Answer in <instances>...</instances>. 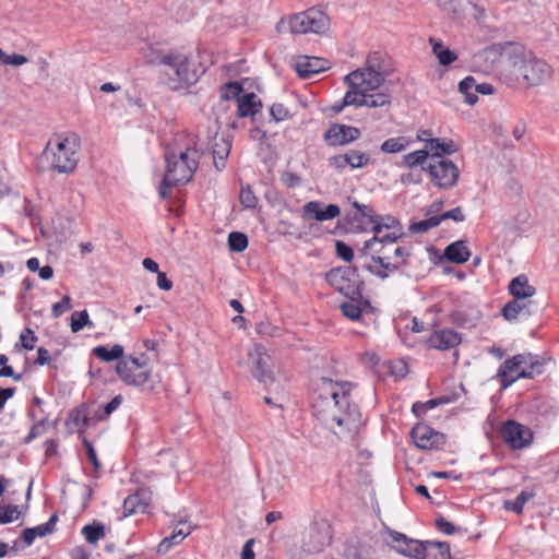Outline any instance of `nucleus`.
<instances>
[{
    "label": "nucleus",
    "instance_id": "obj_56",
    "mask_svg": "<svg viewBox=\"0 0 559 559\" xmlns=\"http://www.w3.org/2000/svg\"><path fill=\"white\" fill-rule=\"evenodd\" d=\"M84 445H85V449H86L88 461L93 464V467H94L95 472H98L100 469L102 465H100V462L97 459L96 451H95L94 447L87 440H84Z\"/></svg>",
    "mask_w": 559,
    "mask_h": 559
},
{
    "label": "nucleus",
    "instance_id": "obj_15",
    "mask_svg": "<svg viewBox=\"0 0 559 559\" xmlns=\"http://www.w3.org/2000/svg\"><path fill=\"white\" fill-rule=\"evenodd\" d=\"M428 171L436 186L439 188L453 187L459 178V168L448 159H435L428 165Z\"/></svg>",
    "mask_w": 559,
    "mask_h": 559
},
{
    "label": "nucleus",
    "instance_id": "obj_22",
    "mask_svg": "<svg viewBox=\"0 0 559 559\" xmlns=\"http://www.w3.org/2000/svg\"><path fill=\"white\" fill-rule=\"evenodd\" d=\"M391 103V96L388 93L369 92L362 96L357 97V103H343L341 106H334L335 111H341L344 106H366L369 108H378L386 106Z\"/></svg>",
    "mask_w": 559,
    "mask_h": 559
},
{
    "label": "nucleus",
    "instance_id": "obj_35",
    "mask_svg": "<svg viewBox=\"0 0 559 559\" xmlns=\"http://www.w3.org/2000/svg\"><path fill=\"white\" fill-rule=\"evenodd\" d=\"M429 43L431 44L433 53L442 66H448L456 60V55L445 48L441 41L430 38Z\"/></svg>",
    "mask_w": 559,
    "mask_h": 559
},
{
    "label": "nucleus",
    "instance_id": "obj_46",
    "mask_svg": "<svg viewBox=\"0 0 559 559\" xmlns=\"http://www.w3.org/2000/svg\"><path fill=\"white\" fill-rule=\"evenodd\" d=\"M242 87L236 82L227 83L222 90V98L226 100L235 99V103H237V98L242 96Z\"/></svg>",
    "mask_w": 559,
    "mask_h": 559
},
{
    "label": "nucleus",
    "instance_id": "obj_57",
    "mask_svg": "<svg viewBox=\"0 0 559 559\" xmlns=\"http://www.w3.org/2000/svg\"><path fill=\"white\" fill-rule=\"evenodd\" d=\"M20 340H21L22 346L25 349L31 350L34 348L36 336L31 329H25V331L21 334Z\"/></svg>",
    "mask_w": 559,
    "mask_h": 559
},
{
    "label": "nucleus",
    "instance_id": "obj_8",
    "mask_svg": "<svg viewBox=\"0 0 559 559\" xmlns=\"http://www.w3.org/2000/svg\"><path fill=\"white\" fill-rule=\"evenodd\" d=\"M330 19L325 12L317 8L292 14L281 19L276 24L278 33L293 35L323 34L329 29Z\"/></svg>",
    "mask_w": 559,
    "mask_h": 559
},
{
    "label": "nucleus",
    "instance_id": "obj_64",
    "mask_svg": "<svg viewBox=\"0 0 559 559\" xmlns=\"http://www.w3.org/2000/svg\"><path fill=\"white\" fill-rule=\"evenodd\" d=\"M50 359H51V357L47 349H45L43 347L38 348L37 358L35 360V364L40 365V366L47 365V364H49Z\"/></svg>",
    "mask_w": 559,
    "mask_h": 559
},
{
    "label": "nucleus",
    "instance_id": "obj_49",
    "mask_svg": "<svg viewBox=\"0 0 559 559\" xmlns=\"http://www.w3.org/2000/svg\"><path fill=\"white\" fill-rule=\"evenodd\" d=\"M58 518L56 514H53L49 521L47 523H44L41 525H38V526H35V527H32V530H35L34 531V534H35V538L36 537H44L48 534H51L55 530V524L57 522Z\"/></svg>",
    "mask_w": 559,
    "mask_h": 559
},
{
    "label": "nucleus",
    "instance_id": "obj_7",
    "mask_svg": "<svg viewBox=\"0 0 559 559\" xmlns=\"http://www.w3.org/2000/svg\"><path fill=\"white\" fill-rule=\"evenodd\" d=\"M80 146L81 141L75 133L52 136L45 148L51 168L60 174L72 173L79 163Z\"/></svg>",
    "mask_w": 559,
    "mask_h": 559
},
{
    "label": "nucleus",
    "instance_id": "obj_44",
    "mask_svg": "<svg viewBox=\"0 0 559 559\" xmlns=\"http://www.w3.org/2000/svg\"><path fill=\"white\" fill-rule=\"evenodd\" d=\"M122 403V396H115L109 403L105 406L99 407V409L95 413V416L98 420L106 419L111 413H114Z\"/></svg>",
    "mask_w": 559,
    "mask_h": 559
},
{
    "label": "nucleus",
    "instance_id": "obj_3",
    "mask_svg": "<svg viewBox=\"0 0 559 559\" xmlns=\"http://www.w3.org/2000/svg\"><path fill=\"white\" fill-rule=\"evenodd\" d=\"M403 233L393 231L382 235L378 228L371 239L364 241L358 249V259L364 260L362 267L380 278H386L407 262L409 249L397 245Z\"/></svg>",
    "mask_w": 559,
    "mask_h": 559
},
{
    "label": "nucleus",
    "instance_id": "obj_28",
    "mask_svg": "<svg viewBox=\"0 0 559 559\" xmlns=\"http://www.w3.org/2000/svg\"><path fill=\"white\" fill-rule=\"evenodd\" d=\"M509 292L516 299H530L536 293L535 287L530 285L526 276L521 275L513 278L509 284Z\"/></svg>",
    "mask_w": 559,
    "mask_h": 559
},
{
    "label": "nucleus",
    "instance_id": "obj_48",
    "mask_svg": "<svg viewBox=\"0 0 559 559\" xmlns=\"http://www.w3.org/2000/svg\"><path fill=\"white\" fill-rule=\"evenodd\" d=\"M239 198H240L241 204L245 207H247V209H254L257 206L258 199H257V197L254 195L252 189L249 186L241 188L240 197Z\"/></svg>",
    "mask_w": 559,
    "mask_h": 559
},
{
    "label": "nucleus",
    "instance_id": "obj_33",
    "mask_svg": "<svg viewBox=\"0 0 559 559\" xmlns=\"http://www.w3.org/2000/svg\"><path fill=\"white\" fill-rule=\"evenodd\" d=\"M534 497L535 491L533 489L522 490L515 500H506L503 502V508L508 511H513L516 514H521L525 503L532 500Z\"/></svg>",
    "mask_w": 559,
    "mask_h": 559
},
{
    "label": "nucleus",
    "instance_id": "obj_4",
    "mask_svg": "<svg viewBox=\"0 0 559 559\" xmlns=\"http://www.w3.org/2000/svg\"><path fill=\"white\" fill-rule=\"evenodd\" d=\"M502 63V74L510 85L538 86L552 75V69L545 60L518 44H508L504 47Z\"/></svg>",
    "mask_w": 559,
    "mask_h": 559
},
{
    "label": "nucleus",
    "instance_id": "obj_55",
    "mask_svg": "<svg viewBox=\"0 0 559 559\" xmlns=\"http://www.w3.org/2000/svg\"><path fill=\"white\" fill-rule=\"evenodd\" d=\"M438 218H440V223L444 219H453L455 222H463L465 219V216H464L461 207H455V209L444 212L441 215H438Z\"/></svg>",
    "mask_w": 559,
    "mask_h": 559
},
{
    "label": "nucleus",
    "instance_id": "obj_25",
    "mask_svg": "<svg viewBox=\"0 0 559 559\" xmlns=\"http://www.w3.org/2000/svg\"><path fill=\"white\" fill-rule=\"evenodd\" d=\"M193 526L189 524L187 521H180L175 527L174 532L170 536L165 537L158 545L157 551L158 554H166L173 546L181 543L187 536H189Z\"/></svg>",
    "mask_w": 559,
    "mask_h": 559
},
{
    "label": "nucleus",
    "instance_id": "obj_63",
    "mask_svg": "<svg viewBox=\"0 0 559 559\" xmlns=\"http://www.w3.org/2000/svg\"><path fill=\"white\" fill-rule=\"evenodd\" d=\"M157 286L163 290H169L173 287V282L167 278L165 273L159 272L157 274Z\"/></svg>",
    "mask_w": 559,
    "mask_h": 559
},
{
    "label": "nucleus",
    "instance_id": "obj_39",
    "mask_svg": "<svg viewBox=\"0 0 559 559\" xmlns=\"http://www.w3.org/2000/svg\"><path fill=\"white\" fill-rule=\"evenodd\" d=\"M85 326H94L93 322L90 320L88 312L86 310L74 311L71 314V331L78 333Z\"/></svg>",
    "mask_w": 559,
    "mask_h": 559
},
{
    "label": "nucleus",
    "instance_id": "obj_14",
    "mask_svg": "<svg viewBox=\"0 0 559 559\" xmlns=\"http://www.w3.org/2000/svg\"><path fill=\"white\" fill-rule=\"evenodd\" d=\"M248 358L252 365L251 372L258 381L264 384L274 381L271 370V356L264 346L260 344L253 345L248 352Z\"/></svg>",
    "mask_w": 559,
    "mask_h": 559
},
{
    "label": "nucleus",
    "instance_id": "obj_24",
    "mask_svg": "<svg viewBox=\"0 0 559 559\" xmlns=\"http://www.w3.org/2000/svg\"><path fill=\"white\" fill-rule=\"evenodd\" d=\"M418 140L426 143V147L431 154V160L442 159L441 156L443 154L450 155L457 151L456 144L452 140L447 139H426L421 135H418Z\"/></svg>",
    "mask_w": 559,
    "mask_h": 559
},
{
    "label": "nucleus",
    "instance_id": "obj_6",
    "mask_svg": "<svg viewBox=\"0 0 559 559\" xmlns=\"http://www.w3.org/2000/svg\"><path fill=\"white\" fill-rule=\"evenodd\" d=\"M383 539L396 550L399 554L413 559H449L450 547L447 543L441 542H426L421 543L416 539H411L406 535L388 530L383 534Z\"/></svg>",
    "mask_w": 559,
    "mask_h": 559
},
{
    "label": "nucleus",
    "instance_id": "obj_47",
    "mask_svg": "<svg viewBox=\"0 0 559 559\" xmlns=\"http://www.w3.org/2000/svg\"><path fill=\"white\" fill-rule=\"evenodd\" d=\"M17 506H1L0 504V524H7L13 522L19 518Z\"/></svg>",
    "mask_w": 559,
    "mask_h": 559
},
{
    "label": "nucleus",
    "instance_id": "obj_45",
    "mask_svg": "<svg viewBox=\"0 0 559 559\" xmlns=\"http://www.w3.org/2000/svg\"><path fill=\"white\" fill-rule=\"evenodd\" d=\"M341 311L346 318L350 320H358L361 316V309L356 302V299H350V301L343 302L341 305Z\"/></svg>",
    "mask_w": 559,
    "mask_h": 559
},
{
    "label": "nucleus",
    "instance_id": "obj_1",
    "mask_svg": "<svg viewBox=\"0 0 559 559\" xmlns=\"http://www.w3.org/2000/svg\"><path fill=\"white\" fill-rule=\"evenodd\" d=\"M352 389L350 382L321 378L312 403L314 415L341 439H353L364 424L358 406L350 400Z\"/></svg>",
    "mask_w": 559,
    "mask_h": 559
},
{
    "label": "nucleus",
    "instance_id": "obj_20",
    "mask_svg": "<svg viewBox=\"0 0 559 559\" xmlns=\"http://www.w3.org/2000/svg\"><path fill=\"white\" fill-rule=\"evenodd\" d=\"M341 214V210L336 204H329L323 207V204L318 201H310L302 207V216L307 219L314 221H330L337 217Z\"/></svg>",
    "mask_w": 559,
    "mask_h": 559
},
{
    "label": "nucleus",
    "instance_id": "obj_62",
    "mask_svg": "<svg viewBox=\"0 0 559 559\" xmlns=\"http://www.w3.org/2000/svg\"><path fill=\"white\" fill-rule=\"evenodd\" d=\"M330 163L332 166H334L335 168H338V169H342L344 168L345 166L348 165V162H347V155L346 153L345 154H342V155H335L333 156L331 159H330Z\"/></svg>",
    "mask_w": 559,
    "mask_h": 559
},
{
    "label": "nucleus",
    "instance_id": "obj_30",
    "mask_svg": "<svg viewBox=\"0 0 559 559\" xmlns=\"http://www.w3.org/2000/svg\"><path fill=\"white\" fill-rule=\"evenodd\" d=\"M471 252L464 241H455L449 245L444 250V257L453 263H464L469 259Z\"/></svg>",
    "mask_w": 559,
    "mask_h": 559
},
{
    "label": "nucleus",
    "instance_id": "obj_41",
    "mask_svg": "<svg viewBox=\"0 0 559 559\" xmlns=\"http://www.w3.org/2000/svg\"><path fill=\"white\" fill-rule=\"evenodd\" d=\"M346 155H347L348 166H350L352 168H362V167L367 166L370 160V157L368 154L360 152V151H356V150L348 151L346 153Z\"/></svg>",
    "mask_w": 559,
    "mask_h": 559
},
{
    "label": "nucleus",
    "instance_id": "obj_37",
    "mask_svg": "<svg viewBox=\"0 0 559 559\" xmlns=\"http://www.w3.org/2000/svg\"><path fill=\"white\" fill-rule=\"evenodd\" d=\"M81 533L87 543L96 544L105 536V525L94 522L93 524L83 526Z\"/></svg>",
    "mask_w": 559,
    "mask_h": 559
},
{
    "label": "nucleus",
    "instance_id": "obj_54",
    "mask_svg": "<svg viewBox=\"0 0 559 559\" xmlns=\"http://www.w3.org/2000/svg\"><path fill=\"white\" fill-rule=\"evenodd\" d=\"M281 180L287 188H296L301 185V178L292 171H284Z\"/></svg>",
    "mask_w": 559,
    "mask_h": 559
},
{
    "label": "nucleus",
    "instance_id": "obj_27",
    "mask_svg": "<svg viewBox=\"0 0 559 559\" xmlns=\"http://www.w3.org/2000/svg\"><path fill=\"white\" fill-rule=\"evenodd\" d=\"M236 107L239 117L253 116L261 108V102L257 98L255 94L245 93L237 98Z\"/></svg>",
    "mask_w": 559,
    "mask_h": 559
},
{
    "label": "nucleus",
    "instance_id": "obj_43",
    "mask_svg": "<svg viewBox=\"0 0 559 559\" xmlns=\"http://www.w3.org/2000/svg\"><path fill=\"white\" fill-rule=\"evenodd\" d=\"M228 245L231 251L241 252L248 247V238L242 233L233 231L228 236Z\"/></svg>",
    "mask_w": 559,
    "mask_h": 559
},
{
    "label": "nucleus",
    "instance_id": "obj_21",
    "mask_svg": "<svg viewBox=\"0 0 559 559\" xmlns=\"http://www.w3.org/2000/svg\"><path fill=\"white\" fill-rule=\"evenodd\" d=\"M294 67L300 78L309 79L326 70L329 61L318 57L301 56L296 59Z\"/></svg>",
    "mask_w": 559,
    "mask_h": 559
},
{
    "label": "nucleus",
    "instance_id": "obj_42",
    "mask_svg": "<svg viewBox=\"0 0 559 559\" xmlns=\"http://www.w3.org/2000/svg\"><path fill=\"white\" fill-rule=\"evenodd\" d=\"M440 224V218H438V215H430L428 218L415 222L409 225V231L412 233H426L429 229L438 226Z\"/></svg>",
    "mask_w": 559,
    "mask_h": 559
},
{
    "label": "nucleus",
    "instance_id": "obj_40",
    "mask_svg": "<svg viewBox=\"0 0 559 559\" xmlns=\"http://www.w3.org/2000/svg\"><path fill=\"white\" fill-rule=\"evenodd\" d=\"M428 155L429 151L425 146V150H418L404 155L402 164L408 168L421 166L427 160Z\"/></svg>",
    "mask_w": 559,
    "mask_h": 559
},
{
    "label": "nucleus",
    "instance_id": "obj_12",
    "mask_svg": "<svg viewBox=\"0 0 559 559\" xmlns=\"http://www.w3.org/2000/svg\"><path fill=\"white\" fill-rule=\"evenodd\" d=\"M349 91L345 94L343 103H357V97L374 92L384 82L380 74H372L365 69L355 70L345 76Z\"/></svg>",
    "mask_w": 559,
    "mask_h": 559
},
{
    "label": "nucleus",
    "instance_id": "obj_10",
    "mask_svg": "<svg viewBox=\"0 0 559 559\" xmlns=\"http://www.w3.org/2000/svg\"><path fill=\"white\" fill-rule=\"evenodd\" d=\"M537 366L538 361L531 354H519L507 359L498 370V377L502 379V388L510 386L520 378H531Z\"/></svg>",
    "mask_w": 559,
    "mask_h": 559
},
{
    "label": "nucleus",
    "instance_id": "obj_61",
    "mask_svg": "<svg viewBox=\"0 0 559 559\" xmlns=\"http://www.w3.org/2000/svg\"><path fill=\"white\" fill-rule=\"evenodd\" d=\"M254 544V539H248L242 548L241 551V559H254L255 555L252 549V546Z\"/></svg>",
    "mask_w": 559,
    "mask_h": 559
},
{
    "label": "nucleus",
    "instance_id": "obj_29",
    "mask_svg": "<svg viewBox=\"0 0 559 559\" xmlns=\"http://www.w3.org/2000/svg\"><path fill=\"white\" fill-rule=\"evenodd\" d=\"M148 506V498L144 492H136L123 501V516H130L138 512H145Z\"/></svg>",
    "mask_w": 559,
    "mask_h": 559
},
{
    "label": "nucleus",
    "instance_id": "obj_17",
    "mask_svg": "<svg viewBox=\"0 0 559 559\" xmlns=\"http://www.w3.org/2000/svg\"><path fill=\"white\" fill-rule=\"evenodd\" d=\"M501 435L503 440L513 449H522L532 441L531 430L515 421L504 424Z\"/></svg>",
    "mask_w": 559,
    "mask_h": 559
},
{
    "label": "nucleus",
    "instance_id": "obj_60",
    "mask_svg": "<svg viewBox=\"0 0 559 559\" xmlns=\"http://www.w3.org/2000/svg\"><path fill=\"white\" fill-rule=\"evenodd\" d=\"M436 524L439 531L447 535H452L455 533V526L443 518L438 519Z\"/></svg>",
    "mask_w": 559,
    "mask_h": 559
},
{
    "label": "nucleus",
    "instance_id": "obj_18",
    "mask_svg": "<svg viewBox=\"0 0 559 559\" xmlns=\"http://www.w3.org/2000/svg\"><path fill=\"white\" fill-rule=\"evenodd\" d=\"M360 136L359 129L345 124H333L324 134V140L333 146L345 145Z\"/></svg>",
    "mask_w": 559,
    "mask_h": 559
},
{
    "label": "nucleus",
    "instance_id": "obj_9",
    "mask_svg": "<svg viewBox=\"0 0 559 559\" xmlns=\"http://www.w3.org/2000/svg\"><path fill=\"white\" fill-rule=\"evenodd\" d=\"M116 372L127 385L135 388H143L152 377L148 358L144 354L121 359L116 366Z\"/></svg>",
    "mask_w": 559,
    "mask_h": 559
},
{
    "label": "nucleus",
    "instance_id": "obj_34",
    "mask_svg": "<svg viewBox=\"0 0 559 559\" xmlns=\"http://www.w3.org/2000/svg\"><path fill=\"white\" fill-rule=\"evenodd\" d=\"M411 144V140L406 136L390 138L381 144V152L395 154L405 151Z\"/></svg>",
    "mask_w": 559,
    "mask_h": 559
},
{
    "label": "nucleus",
    "instance_id": "obj_32",
    "mask_svg": "<svg viewBox=\"0 0 559 559\" xmlns=\"http://www.w3.org/2000/svg\"><path fill=\"white\" fill-rule=\"evenodd\" d=\"M371 224H372L371 229H372L373 235L376 234L378 228L381 229L382 235L390 234V233H393L396 230L399 233H403L399 221H396L394 217H391V216L382 217V216L376 215V217Z\"/></svg>",
    "mask_w": 559,
    "mask_h": 559
},
{
    "label": "nucleus",
    "instance_id": "obj_58",
    "mask_svg": "<svg viewBox=\"0 0 559 559\" xmlns=\"http://www.w3.org/2000/svg\"><path fill=\"white\" fill-rule=\"evenodd\" d=\"M270 112L276 122L283 121L288 117V110L282 104H274Z\"/></svg>",
    "mask_w": 559,
    "mask_h": 559
},
{
    "label": "nucleus",
    "instance_id": "obj_52",
    "mask_svg": "<svg viewBox=\"0 0 559 559\" xmlns=\"http://www.w3.org/2000/svg\"><path fill=\"white\" fill-rule=\"evenodd\" d=\"M47 428L48 421L46 419L38 420L33 425L26 441H31L34 438L43 436L47 431Z\"/></svg>",
    "mask_w": 559,
    "mask_h": 559
},
{
    "label": "nucleus",
    "instance_id": "obj_53",
    "mask_svg": "<svg viewBox=\"0 0 559 559\" xmlns=\"http://www.w3.org/2000/svg\"><path fill=\"white\" fill-rule=\"evenodd\" d=\"M336 253L346 262H350L354 258L353 249L343 241H336Z\"/></svg>",
    "mask_w": 559,
    "mask_h": 559
},
{
    "label": "nucleus",
    "instance_id": "obj_23",
    "mask_svg": "<svg viewBox=\"0 0 559 559\" xmlns=\"http://www.w3.org/2000/svg\"><path fill=\"white\" fill-rule=\"evenodd\" d=\"M231 141L228 136L215 134L212 144V155L215 168L221 171L226 166L230 153Z\"/></svg>",
    "mask_w": 559,
    "mask_h": 559
},
{
    "label": "nucleus",
    "instance_id": "obj_38",
    "mask_svg": "<svg viewBox=\"0 0 559 559\" xmlns=\"http://www.w3.org/2000/svg\"><path fill=\"white\" fill-rule=\"evenodd\" d=\"M459 92L465 96V102L468 105H475L478 96L475 90V79L467 76L459 83Z\"/></svg>",
    "mask_w": 559,
    "mask_h": 559
},
{
    "label": "nucleus",
    "instance_id": "obj_5",
    "mask_svg": "<svg viewBox=\"0 0 559 559\" xmlns=\"http://www.w3.org/2000/svg\"><path fill=\"white\" fill-rule=\"evenodd\" d=\"M202 153L201 146L195 142L193 146L187 147L178 155H166L167 168L159 188V195L163 199L168 197V188L185 185L191 180Z\"/></svg>",
    "mask_w": 559,
    "mask_h": 559
},
{
    "label": "nucleus",
    "instance_id": "obj_31",
    "mask_svg": "<svg viewBox=\"0 0 559 559\" xmlns=\"http://www.w3.org/2000/svg\"><path fill=\"white\" fill-rule=\"evenodd\" d=\"M385 57L383 53L379 51H374L368 55L367 61H366V68H364L367 72H370L372 74H380L383 76V80L385 79V75L388 74L386 68H385Z\"/></svg>",
    "mask_w": 559,
    "mask_h": 559
},
{
    "label": "nucleus",
    "instance_id": "obj_13",
    "mask_svg": "<svg viewBox=\"0 0 559 559\" xmlns=\"http://www.w3.org/2000/svg\"><path fill=\"white\" fill-rule=\"evenodd\" d=\"M331 540V528L328 522L312 523L304 534L302 548L307 552H320Z\"/></svg>",
    "mask_w": 559,
    "mask_h": 559
},
{
    "label": "nucleus",
    "instance_id": "obj_59",
    "mask_svg": "<svg viewBox=\"0 0 559 559\" xmlns=\"http://www.w3.org/2000/svg\"><path fill=\"white\" fill-rule=\"evenodd\" d=\"M353 206L361 214L362 217L367 218L368 222L372 223L376 215L373 214V211L371 207H369L366 204H361L357 201H353Z\"/></svg>",
    "mask_w": 559,
    "mask_h": 559
},
{
    "label": "nucleus",
    "instance_id": "obj_19",
    "mask_svg": "<svg viewBox=\"0 0 559 559\" xmlns=\"http://www.w3.org/2000/svg\"><path fill=\"white\" fill-rule=\"evenodd\" d=\"M537 311V305L528 299H516L509 301L502 308V316L508 321L521 318H528Z\"/></svg>",
    "mask_w": 559,
    "mask_h": 559
},
{
    "label": "nucleus",
    "instance_id": "obj_50",
    "mask_svg": "<svg viewBox=\"0 0 559 559\" xmlns=\"http://www.w3.org/2000/svg\"><path fill=\"white\" fill-rule=\"evenodd\" d=\"M72 307L70 296L66 295L62 297L61 301L56 302L52 306L51 313L53 318H59L63 312L70 310Z\"/></svg>",
    "mask_w": 559,
    "mask_h": 559
},
{
    "label": "nucleus",
    "instance_id": "obj_16",
    "mask_svg": "<svg viewBox=\"0 0 559 559\" xmlns=\"http://www.w3.org/2000/svg\"><path fill=\"white\" fill-rule=\"evenodd\" d=\"M415 445L423 450H431L444 443V436L427 425L418 424L412 429Z\"/></svg>",
    "mask_w": 559,
    "mask_h": 559
},
{
    "label": "nucleus",
    "instance_id": "obj_2",
    "mask_svg": "<svg viewBox=\"0 0 559 559\" xmlns=\"http://www.w3.org/2000/svg\"><path fill=\"white\" fill-rule=\"evenodd\" d=\"M144 58L148 64L158 68L160 83L170 91L188 90L203 74L201 64L190 52L181 49L150 47L145 50Z\"/></svg>",
    "mask_w": 559,
    "mask_h": 559
},
{
    "label": "nucleus",
    "instance_id": "obj_11",
    "mask_svg": "<svg viewBox=\"0 0 559 559\" xmlns=\"http://www.w3.org/2000/svg\"><path fill=\"white\" fill-rule=\"evenodd\" d=\"M326 282L349 299H356L361 296L364 283L356 267L343 266L333 269L326 274Z\"/></svg>",
    "mask_w": 559,
    "mask_h": 559
},
{
    "label": "nucleus",
    "instance_id": "obj_51",
    "mask_svg": "<svg viewBox=\"0 0 559 559\" xmlns=\"http://www.w3.org/2000/svg\"><path fill=\"white\" fill-rule=\"evenodd\" d=\"M27 61H28V59L23 55H17V53L7 55L5 52H4V57L0 59V63L7 64V66H14V67L23 66V64L27 63Z\"/></svg>",
    "mask_w": 559,
    "mask_h": 559
},
{
    "label": "nucleus",
    "instance_id": "obj_26",
    "mask_svg": "<svg viewBox=\"0 0 559 559\" xmlns=\"http://www.w3.org/2000/svg\"><path fill=\"white\" fill-rule=\"evenodd\" d=\"M430 345L437 349L445 350L461 343V336L453 330L436 332L429 340Z\"/></svg>",
    "mask_w": 559,
    "mask_h": 559
},
{
    "label": "nucleus",
    "instance_id": "obj_36",
    "mask_svg": "<svg viewBox=\"0 0 559 559\" xmlns=\"http://www.w3.org/2000/svg\"><path fill=\"white\" fill-rule=\"evenodd\" d=\"M93 354L97 358L110 362L123 356V347L119 344L114 345L110 349L105 346H97L93 349Z\"/></svg>",
    "mask_w": 559,
    "mask_h": 559
}]
</instances>
